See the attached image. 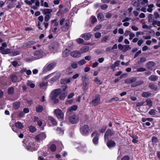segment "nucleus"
I'll return each instance as SVG.
<instances>
[{
    "label": "nucleus",
    "mask_w": 160,
    "mask_h": 160,
    "mask_svg": "<svg viewBox=\"0 0 160 160\" xmlns=\"http://www.w3.org/2000/svg\"><path fill=\"white\" fill-rule=\"evenodd\" d=\"M46 136L44 133H41L36 137V142L32 143L29 141H24V146L26 148L30 151L36 150L39 147V144L37 143L40 141H42L46 138Z\"/></svg>",
    "instance_id": "1"
},
{
    "label": "nucleus",
    "mask_w": 160,
    "mask_h": 160,
    "mask_svg": "<svg viewBox=\"0 0 160 160\" xmlns=\"http://www.w3.org/2000/svg\"><path fill=\"white\" fill-rule=\"evenodd\" d=\"M46 55L43 50L40 49L36 51L33 52L31 57L29 58L30 61H33L39 59Z\"/></svg>",
    "instance_id": "2"
},
{
    "label": "nucleus",
    "mask_w": 160,
    "mask_h": 160,
    "mask_svg": "<svg viewBox=\"0 0 160 160\" xmlns=\"http://www.w3.org/2000/svg\"><path fill=\"white\" fill-rule=\"evenodd\" d=\"M61 92V89H56L53 90L51 93L50 98L54 103H57L59 102V100L57 98Z\"/></svg>",
    "instance_id": "3"
},
{
    "label": "nucleus",
    "mask_w": 160,
    "mask_h": 160,
    "mask_svg": "<svg viewBox=\"0 0 160 160\" xmlns=\"http://www.w3.org/2000/svg\"><path fill=\"white\" fill-rule=\"evenodd\" d=\"M54 112L58 120L61 121L63 119L64 114L61 109L59 108L56 109Z\"/></svg>",
    "instance_id": "4"
},
{
    "label": "nucleus",
    "mask_w": 160,
    "mask_h": 160,
    "mask_svg": "<svg viewBox=\"0 0 160 160\" xmlns=\"http://www.w3.org/2000/svg\"><path fill=\"white\" fill-rule=\"evenodd\" d=\"M89 130V126L87 125H84L82 126L80 129L81 134L85 136L87 135L88 134Z\"/></svg>",
    "instance_id": "5"
},
{
    "label": "nucleus",
    "mask_w": 160,
    "mask_h": 160,
    "mask_svg": "<svg viewBox=\"0 0 160 160\" xmlns=\"http://www.w3.org/2000/svg\"><path fill=\"white\" fill-rule=\"evenodd\" d=\"M99 136V134L97 131L94 132L91 134L92 137H94L92 139V142L93 143L96 145H97L98 143Z\"/></svg>",
    "instance_id": "6"
},
{
    "label": "nucleus",
    "mask_w": 160,
    "mask_h": 160,
    "mask_svg": "<svg viewBox=\"0 0 160 160\" xmlns=\"http://www.w3.org/2000/svg\"><path fill=\"white\" fill-rule=\"evenodd\" d=\"M114 134V132L110 129H108L105 133L104 138L105 140L108 139L109 137H110Z\"/></svg>",
    "instance_id": "7"
},
{
    "label": "nucleus",
    "mask_w": 160,
    "mask_h": 160,
    "mask_svg": "<svg viewBox=\"0 0 160 160\" xmlns=\"http://www.w3.org/2000/svg\"><path fill=\"white\" fill-rule=\"evenodd\" d=\"M70 122L72 124L77 123L78 122V117L76 115H73L69 117Z\"/></svg>",
    "instance_id": "8"
},
{
    "label": "nucleus",
    "mask_w": 160,
    "mask_h": 160,
    "mask_svg": "<svg viewBox=\"0 0 160 160\" xmlns=\"http://www.w3.org/2000/svg\"><path fill=\"white\" fill-rule=\"evenodd\" d=\"M56 65V62H51L46 65L44 69H46V71H50L53 69Z\"/></svg>",
    "instance_id": "9"
},
{
    "label": "nucleus",
    "mask_w": 160,
    "mask_h": 160,
    "mask_svg": "<svg viewBox=\"0 0 160 160\" xmlns=\"http://www.w3.org/2000/svg\"><path fill=\"white\" fill-rule=\"evenodd\" d=\"M100 96L97 95L95 96V98L92 101V103L94 106H97L100 103Z\"/></svg>",
    "instance_id": "10"
},
{
    "label": "nucleus",
    "mask_w": 160,
    "mask_h": 160,
    "mask_svg": "<svg viewBox=\"0 0 160 160\" xmlns=\"http://www.w3.org/2000/svg\"><path fill=\"white\" fill-rule=\"evenodd\" d=\"M70 55L74 58H79L81 56V53L78 51H74L71 52Z\"/></svg>",
    "instance_id": "11"
},
{
    "label": "nucleus",
    "mask_w": 160,
    "mask_h": 160,
    "mask_svg": "<svg viewBox=\"0 0 160 160\" xmlns=\"http://www.w3.org/2000/svg\"><path fill=\"white\" fill-rule=\"evenodd\" d=\"M54 76L50 80L51 83L55 82L57 79H58L60 76V72H56L54 74Z\"/></svg>",
    "instance_id": "12"
},
{
    "label": "nucleus",
    "mask_w": 160,
    "mask_h": 160,
    "mask_svg": "<svg viewBox=\"0 0 160 160\" xmlns=\"http://www.w3.org/2000/svg\"><path fill=\"white\" fill-rule=\"evenodd\" d=\"M89 82L88 80H83V82H82V88L84 90H87L88 89V85H89Z\"/></svg>",
    "instance_id": "13"
},
{
    "label": "nucleus",
    "mask_w": 160,
    "mask_h": 160,
    "mask_svg": "<svg viewBox=\"0 0 160 160\" xmlns=\"http://www.w3.org/2000/svg\"><path fill=\"white\" fill-rule=\"evenodd\" d=\"M67 94L68 92H62V89H61V92H60V94H59V99L61 100H64L65 98L67 96Z\"/></svg>",
    "instance_id": "14"
},
{
    "label": "nucleus",
    "mask_w": 160,
    "mask_h": 160,
    "mask_svg": "<svg viewBox=\"0 0 160 160\" xmlns=\"http://www.w3.org/2000/svg\"><path fill=\"white\" fill-rule=\"evenodd\" d=\"M89 48L88 46H83L81 47L80 50L81 54L87 52L89 50Z\"/></svg>",
    "instance_id": "15"
},
{
    "label": "nucleus",
    "mask_w": 160,
    "mask_h": 160,
    "mask_svg": "<svg viewBox=\"0 0 160 160\" xmlns=\"http://www.w3.org/2000/svg\"><path fill=\"white\" fill-rule=\"evenodd\" d=\"M43 13L45 15H50L52 12L51 9L45 8L42 10Z\"/></svg>",
    "instance_id": "16"
},
{
    "label": "nucleus",
    "mask_w": 160,
    "mask_h": 160,
    "mask_svg": "<svg viewBox=\"0 0 160 160\" xmlns=\"http://www.w3.org/2000/svg\"><path fill=\"white\" fill-rule=\"evenodd\" d=\"M136 79L137 78L135 77L131 78L125 80L124 82L126 83H131L135 81Z\"/></svg>",
    "instance_id": "17"
},
{
    "label": "nucleus",
    "mask_w": 160,
    "mask_h": 160,
    "mask_svg": "<svg viewBox=\"0 0 160 160\" xmlns=\"http://www.w3.org/2000/svg\"><path fill=\"white\" fill-rule=\"evenodd\" d=\"M92 36L90 33H88L82 35V37L86 40H88L91 38Z\"/></svg>",
    "instance_id": "18"
},
{
    "label": "nucleus",
    "mask_w": 160,
    "mask_h": 160,
    "mask_svg": "<svg viewBox=\"0 0 160 160\" xmlns=\"http://www.w3.org/2000/svg\"><path fill=\"white\" fill-rule=\"evenodd\" d=\"M107 145L109 148H112L116 146V143L113 141L110 140L107 142Z\"/></svg>",
    "instance_id": "19"
},
{
    "label": "nucleus",
    "mask_w": 160,
    "mask_h": 160,
    "mask_svg": "<svg viewBox=\"0 0 160 160\" xmlns=\"http://www.w3.org/2000/svg\"><path fill=\"white\" fill-rule=\"evenodd\" d=\"M0 50L2 53L3 54H7L10 52V50L9 49H5L2 47H0Z\"/></svg>",
    "instance_id": "20"
},
{
    "label": "nucleus",
    "mask_w": 160,
    "mask_h": 160,
    "mask_svg": "<svg viewBox=\"0 0 160 160\" xmlns=\"http://www.w3.org/2000/svg\"><path fill=\"white\" fill-rule=\"evenodd\" d=\"M155 63L152 61H149L146 65V67L149 69H151L152 67L155 66Z\"/></svg>",
    "instance_id": "21"
},
{
    "label": "nucleus",
    "mask_w": 160,
    "mask_h": 160,
    "mask_svg": "<svg viewBox=\"0 0 160 160\" xmlns=\"http://www.w3.org/2000/svg\"><path fill=\"white\" fill-rule=\"evenodd\" d=\"M36 42L35 40H32L27 42L25 43V46L27 47L30 46L36 43Z\"/></svg>",
    "instance_id": "22"
},
{
    "label": "nucleus",
    "mask_w": 160,
    "mask_h": 160,
    "mask_svg": "<svg viewBox=\"0 0 160 160\" xmlns=\"http://www.w3.org/2000/svg\"><path fill=\"white\" fill-rule=\"evenodd\" d=\"M120 62V61H116L114 62L113 64L111 65V68L113 71H115V68L119 65Z\"/></svg>",
    "instance_id": "23"
},
{
    "label": "nucleus",
    "mask_w": 160,
    "mask_h": 160,
    "mask_svg": "<svg viewBox=\"0 0 160 160\" xmlns=\"http://www.w3.org/2000/svg\"><path fill=\"white\" fill-rule=\"evenodd\" d=\"M48 119L49 121L51 122L52 124L54 125H56L57 124V122L56 120L52 117L49 116L48 118Z\"/></svg>",
    "instance_id": "24"
},
{
    "label": "nucleus",
    "mask_w": 160,
    "mask_h": 160,
    "mask_svg": "<svg viewBox=\"0 0 160 160\" xmlns=\"http://www.w3.org/2000/svg\"><path fill=\"white\" fill-rule=\"evenodd\" d=\"M143 82L142 81H138L132 83L131 84L132 87H135L138 85L142 84Z\"/></svg>",
    "instance_id": "25"
},
{
    "label": "nucleus",
    "mask_w": 160,
    "mask_h": 160,
    "mask_svg": "<svg viewBox=\"0 0 160 160\" xmlns=\"http://www.w3.org/2000/svg\"><path fill=\"white\" fill-rule=\"evenodd\" d=\"M70 51L68 49H66L62 53V56L64 58H66L69 54Z\"/></svg>",
    "instance_id": "26"
},
{
    "label": "nucleus",
    "mask_w": 160,
    "mask_h": 160,
    "mask_svg": "<svg viewBox=\"0 0 160 160\" xmlns=\"http://www.w3.org/2000/svg\"><path fill=\"white\" fill-rule=\"evenodd\" d=\"M15 125L16 127L22 129L23 128V125L21 122H18L15 123Z\"/></svg>",
    "instance_id": "27"
},
{
    "label": "nucleus",
    "mask_w": 160,
    "mask_h": 160,
    "mask_svg": "<svg viewBox=\"0 0 160 160\" xmlns=\"http://www.w3.org/2000/svg\"><path fill=\"white\" fill-rule=\"evenodd\" d=\"M148 22H152L154 20V18L153 15L151 14H149L148 17Z\"/></svg>",
    "instance_id": "28"
},
{
    "label": "nucleus",
    "mask_w": 160,
    "mask_h": 160,
    "mask_svg": "<svg viewBox=\"0 0 160 160\" xmlns=\"http://www.w3.org/2000/svg\"><path fill=\"white\" fill-rule=\"evenodd\" d=\"M148 79L152 81H155L158 79V77L152 75L150 76Z\"/></svg>",
    "instance_id": "29"
},
{
    "label": "nucleus",
    "mask_w": 160,
    "mask_h": 160,
    "mask_svg": "<svg viewBox=\"0 0 160 160\" xmlns=\"http://www.w3.org/2000/svg\"><path fill=\"white\" fill-rule=\"evenodd\" d=\"M151 95V93L148 92H144L142 94V96L144 98H147Z\"/></svg>",
    "instance_id": "30"
},
{
    "label": "nucleus",
    "mask_w": 160,
    "mask_h": 160,
    "mask_svg": "<svg viewBox=\"0 0 160 160\" xmlns=\"http://www.w3.org/2000/svg\"><path fill=\"white\" fill-rule=\"evenodd\" d=\"M11 78L12 81L14 82H16L18 80L17 76L14 74H13L11 76Z\"/></svg>",
    "instance_id": "31"
},
{
    "label": "nucleus",
    "mask_w": 160,
    "mask_h": 160,
    "mask_svg": "<svg viewBox=\"0 0 160 160\" xmlns=\"http://www.w3.org/2000/svg\"><path fill=\"white\" fill-rule=\"evenodd\" d=\"M97 17L98 20L100 21H102L104 20V16L103 14L101 13H99L98 14Z\"/></svg>",
    "instance_id": "32"
},
{
    "label": "nucleus",
    "mask_w": 160,
    "mask_h": 160,
    "mask_svg": "<svg viewBox=\"0 0 160 160\" xmlns=\"http://www.w3.org/2000/svg\"><path fill=\"white\" fill-rule=\"evenodd\" d=\"M43 110V108L42 106L38 105L36 107V110L37 112H41Z\"/></svg>",
    "instance_id": "33"
},
{
    "label": "nucleus",
    "mask_w": 160,
    "mask_h": 160,
    "mask_svg": "<svg viewBox=\"0 0 160 160\" xmlns=\"http://www.w3.org/2000/svg\"><path fill=\"white\" fill-rule=\"evenodd\" d=\"M149 87L151 89L155 91H156L157 89V87L156 85L152 83H151L149 84Z\"/></svg>",
    "instance_id": "34"
},
{
    "label": "nucleus",
    "mask_w": 160,
    "mask_h": 160,
    "mask_svg": "<svg viewBox=\"0 0 160 160\" xmlns=\"http://www.w3.org/2000/svg\"><path fill=\"white\" fill-rule=\"evenodd\" d=\"M78 107L76 105H73L68 108V110L70 111H75L77 109Z\"/></svg>",
    "instance_id": "35"
},
{
    "label": "nucleus",
    "mask_w": 160,
    "mask_h": 160,
    "mask_svg": "<svg viewBox=\"0 0 160 160\" xmlns=\"http://www.w3.org/2000/svg\"><path fill=\"white\" fill-rule=\"evenodd\" d=\"M131 48L129 45H124L123 49V51L125 52L128 50H130Z\"/></svg>",
    "instance_id": "36"
},
{
    "label": "nucleus",
    "mask_w": 160,
    "mask_h": 160,
    "mask_svg": "<svg viewBox=\"0 0 160 160\" xmlns=\"http://www.w3.org/2000/svg\"><path fill=\"white\" fill-rule=\"evenodd\" d=\"M154 7V5L153 4H151L149 5L148 7V8L147 9V11L150 12H151L152 11V8Z\"/></svg>",
    "instance_id": "37"
},
{
    "label": "nucleus",
    "mask_w": 160,
    "mask_h": 160,
    "mask_svg": "<svg viewBox=\"0 0 160 160\" xmlns=\"http://www.w3.org/2000/svg\"><path fill=\"white\" fill-rule=\"evenodd\" d=\"M13 106L15 109H17L19 107L20 104L18 102H16L13 103Z\"/></svg>",
    "instance_id": "38"
},
{
    "label": "nucleus",
    "mask_w": 160,
    "mask_h": 160,
    "mask_svg": "<svg viewBox=\"0 0 160 160\" xmlns=\"http://www.w3.org/2000/svg\"><path fill=\"white\" fill-rule=\"evenodd\" d=\"M86 61L84 59H82L79 61L78 63L80 66L83 65L86 63Z\"/></svg>",
    "instance_id": "39"
},
{
    "label": "nucleus",
    "mask_w": 160,
    "mask_h": 160,
    "mask_svg": "<svg viewBox=\"0 0 160 160\" xmlns=\"http://www.w3.org/2000/svg\"><path fill=\"white\" fill-rule=\"evenodd\" d=\"M109 37L107 36H105L103 37L101 40L102 42H106L108 39Z\"/></svg>",
    "instance_id": "40"
},
{
    "label": "nucleus",
    "mask_w": 160,
    "mask_h": 160,
    "mask_svg": "<svg viewBox=\"0 0 160 160\" xmlns=\"http://www.w3.org/2000/svg\"><path fill=\"white\" fill-rule=\"evenodd\" d=\"M152 144L153 145L156 144L158 142L157 138L154 136L152 137Z\"/></svg>",
    "instance_id": "41"
},
{
    "label": "nucleus",
    "mask_w": 160,
    "mask_h": 160,
    "mask_svg": "<svg viewBox=\"0 0 160 160\" xmlns=\"http://www.w3.org/2000/svg\"><path fill=\"white\" fill-rule=\"evenodd\" d=\"M102 27V26L101 24L97 25L93 29L94 32H96L100 29Z\"/></svg>",
    "instance_id": "42"
},
{
    "label": "nucleus",
    "mask_w": 160,
    "mask_h": 160,
    "mask_svg": "<svg viewBox=\"0 0 160 160\" xmlns=\"http://www.w3.org/2000/svg\"><path fill=\"white\" fill-rule=\"evenodd\" d=\"M28 128H29V131L32 132H35L36 131V128L33 126H30Z\"/></svg>",
    "instance_id": "43"
},
{
    "label": "nucleus",
    "mask_w": 160,
    "mask_h": 160,
    "mask_svg": "<svg viewBox=\"0 0 160 160\" xmlns=\"http://www.w3.org/2000/svg\"><path fill=\"white\" fill-rule=\"evenodd\" d=\"M146 104L149 107H151L152 106V102L151 99H147L146 101Z\"/></svg>",
    "instance_id": "44"
},
{
    "label": "nucleus",
    "mask_w": 160,
    "mask_h": 160,
    "mask_svg": "<svg viewBox=\"0 0 160 160\" xmlns=\"http://www.w3.org/2000/svg\"><path fill=\"white\" fill-rule=\"evenodd\" d=\"M19 52L18 51H13V52H11L10 53V55L11 56H15L18 55L19 54Z\"/></svg>",
    "instance_id": "45"
},
{
    "label": "nucleus",
    "mask_w": 160,
    "mask_h": 160,
    "mask_svg": "<svg viewBox=\"0 0 160 160\" xmlns=\"http://www.w3.org/2000/svg\"><path fill=\"white\" fill-rule=\"evenodd\" d=\"M8 92V94H12L14 92V88L12 87L9 88Z\"/></svg>",
    "instance_id": "46"
},
{
    "label": "nucleus",
    "mask_w": 160,
    "mask_h": 160,
    "mask_svg": "<svg viewBox=\"0 0 160 160\" xmlns=\"http://www.w3.org/2000/svg\"><path fill=\"white\" fill-rule=\"evenodd\" d=\"M50 149L52 151L54 152L56 149V147L54 144H52L51 146Z\"/></svg>",
    "instance_id": "47"
},
{
    "label": "nucleus",
    "mask_w": 160,
    "mask_h": 160,
    "mask_svg": "<svg viewBox=\"0 0 160 160\" xmlns=\"http://www.w3.org/2000/svg\"><path fill=\"white\" fill-rule=\"evenodd\" d=\"M71 66L73 68H76L78 67V63L75 62H74L72 63Z\"/></svg>",
    "instance_id": "48"
},
{
    "label": "nucleus",
    "mask_w": 160,
    "mask_h": 160,
    "mask_svg": "<svg viewBox=\"0 0 160 160\" xmlns=\"http://www.w3.org/2000/svg\"><path fill=\"white\" fill-rule=\"evenodd\" d=\"M51 22L52 23L54 24V26H57L58 25V23L57 22V20L56 19L51 20Z\"/></svg>",
    "instance_id": "49"
},
{
    "label": "nucleus",
    "mask_w": 160,
    "mask_h": 160,
    "mask_svg": "<svg viewBox=\"0 0 160 160\" xmlns=\"http://www.w3.org/2000/svg\"><path fill=\"white\" fill-rule=\"evenodd\" d=\"M91 20L92 23H93L97 21V19L96 17L94 16H92L91 18Z\"/></svg>",
    "instance_id": "50"
},
{
    "label": "nucleus",
    "mask_w": 160,
    "mask_h": 160,
    "mask_svg": "<svg viewBox=\"0 0 160 160\" xmlns=\"http://www.w3.org/2000/svg\"><path fill=\"white\" fill-rule=\"evenodd\" d=\"M57 131L59 133L61 134H62L64 133L63 130L61 128H58L57 129Z\"/></svg>",
    "instance_id": "51"
},
{
    "label": "nucleus",
    "mask_w": 160,
    "mask_h": 160,
    "mask_svg": "<svg viewBox=\"0 0 160 160\" xmlns=\"http://www.w3.org/2000/svg\"><path fill=\"white\" fill-rule=\"evenodd\" d=\"M47 83L46 82H40L39 86L41 87H42L44 86H47Z\"/></svg>",
    "instance_id": "52"
},
{
    "label": "nucleus",
    "mask_w": 160,
    "mask_h": 160,
    "mask_svg": "<svg viewBox=\"0 0 160 160\" xmlns=\"http://www.w3.org/2000/svg\"><path fill=\"white\" fill-rule=\"evenodd\" d=\"M55 74V72H54V73H51L49 75H48L45 76L44 78L45 79H48L49 78H50L51 77H52V76H53V75H54V74Z\"/></svg>",
    "instance_id": "53"
},
{
    "label": "nucleus",
    "mask_w": 160,
    "mask_h": 160,
    "mask_svg": "<svg viewBox=\"0 0 160 160\" xmlns=\"http://www.w3.org/2000/svg\"><path fill=\"white\" fill-rule=\"evenodd\" d=\"M50 18V15H46L45 17L44 20L46 22L48 21Z\"/></svg>",
    "instance_id": "54"
},
{
    "label": "nucleus",
    "mask_w": 160,
    "mask_h": 160,
    "mask_svg": "<svg viewBox=\"0 0 160 160\" xmlns=\"http://www.w3.org/2000/svg\"><path fill=\"white\" fill-rule=\"evenodd\" d=\"M101 33L99 32H97L95 34V37L97 38H99L101 37Z\"/></svg>",
    "instance_id": "55"
},
{
    "label": "nucleus",
    "mask_w": 160,
    "mask_h": 160,
    "mask_svg": "<svg viewBox=\"0 0 160 160\" xmlns=\"http://www.w3.org/2000/svg\"><path fill=\"white\" fill-rule=\"evenodd\" d=\"M146 70L145 68H138L137 70V71L138 72H141L145 71Z\"/></svg>",
    "instance_id": "56"
},
{
    "label": "nucleus",
    "mask_w": 160,
    "mask_h": 160,
    "mask_svg": "<svg viewBox=\"0 0 160 160\" xmlns=\"http://www.w3.org/2000/svg\"><path fill=\"white\" fill-rule=\"evenodd\" d=\"M129 39L130 40H131L132 39V38H134L135 37V35L133 32H131L129 34Z\"/></svg>",
    "instance_id": "57"
},
{
    "label": "nucleus",
    "mask_w": 160,
    "mask_h": 160,
    "mask_svg": "<svg viewBox=\"0 0 160 160\" xmlns=\"http://www.w3.org/2000/svg\"><path fill=\"white\" fill-rule=\"evenodd\" d=\"M148 113L151 115H154L155 114V110L152 109Z\"/></svg>",
    "instance_id": "58"
},
{
    "label": "nucleus",
    "mask_w": 160,
    "mask_h": 160,
    "mask_svg": "<svg viewBox=\"0 0 160 160\" xmlns=\"http://www.w3.org/2000/svg\"><path fill=\"white\" fill-rule=\"evenodd\" d=\"M94 81L97 84H101L99 79L97 77H96L94 79Z\"/></svg>",
    "instance_id": "59"
},
{
    "label": "nucleus",
    "mask_w": 160,
    "mask_h": 160,
    "mask_svg": "<svg viewBox=\"0 0 160 160\" xmlns=\"http://www.w3.org/2000/svg\"><path fill=\"white\" fill-rule=\"evenodd\" d=\"M106 128H107V126H104L102 127V128L101 129H100L99 130V131L101 133H103L105 131Z\"/></svg>",
    "instance_id": "60"
},
{
    "label": "nucleus",
    "mask_w": 160,
    "mask_h": 160,
    "mask_svg": "<svg viewBox=\"0 0 160 160\" xmlns=\"http://www.w3.org/2000/svg\"><path fill=\"white\" fill-rule=\"evenodd\" d=\"M143 41L142 39H140L138 41L137 44L138 46H140L143 43Z\"/></svg>",
    "instance_id": "61"
},
{
    "label": "nucleus",
    "mask_w": 160,
    "mask_h": 160,
    "mask_svg": "<svg viewBox=\"0 0 160 160\" xmlns=\"http://www.w3.org/2000/svg\"><path fill=\"white\" fill-rule=\"evenodd\" d=\"M76 41L79 43H82L84 42L83 40L81 38H78L76 40Z\"/></svg>",
    "instance_id": "62"
},
{
    "label": "nucleus",
    "mask_w": 160,
    "mask_h": 160,
    "mask_svg": "<svg viewBox=\"0 0 160 160\" xmlns=\"http://www.w3.org/2000/svg\"><path fill=\"white\" fill-rule=\"evenodd\" d=\"M154 15L155 18L156 19H157L159 18V15L158 12H155L154 13Z\"/></svg>",
    "instance_id": "63"
},
{
    "label": "nucleus",
    "mask_w": 160,
    "mask_h": 160,
    "mask_svg": "<svg viewBox=\"0 0 160 160\" xmlns=\"http://www.w3.org/2000/svg\"><path fill=\"white\" fill-rule=\"evenodd\" d=\"M129 157L128 156H125L121 160H129Z\"/></svg>",
    "instance_id": "64"
}]
</instances>
